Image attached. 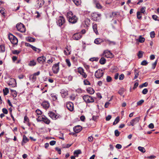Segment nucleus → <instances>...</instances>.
<instances>
[{"mask_svg":"<svg viewBox=\"0 0 159 159\" xmlns=\"http://www.w3.org/2000/svg\"><path fill=\"white\" fill-rule=\"evenodd\" d=\"M93 28L94 32L97 35L98 34V31L97 28V24H95L93 25Z\"/></svg>","mask_w":159,"mask_h":159,"instance_id":"nucleus-26","label":"nucleus"},{"mask_svg":"<svg viewBox=\"0 0 159 159\" xmlns=\"http://www.w3.org/2000/svg\"><path fill=\"white\" fill-rule=\"evenodd\" d=\"M46 59L44 57H40L37 58V60L39 63H43L45 61Z\"/></svg>","mask_w":159,"mask_h":159,"instance_id":"nucleus-22","label":"nucleus"},{"mask_svg":"<svg viewBox=\"0 0 159 159\" xmlns=\"http://www.w3.org/2000/svg\"><path fill=\"white\" fill-rule=\"evenodd\" d=\"M3 112L5 114H7L8 113V111L6 108H3L2 109Z\"/></svg>","mask_w":159,"mask_h":159,"instance_id":"nucleus-62","label":"nucleus"},{"mask_svg":"<svg viewBox=\"0 0 159 159\" xmlns=\"http://www.w3.org/2000/svg\"><path fill=\"white\" fill-rule=\"evenodd\" d=\"M82 37L81 33H76L74 34L73 36V38L75 40H78L80 39Z\"/></svg>","mask_w":159,"mask_h":159,"instance_id":"nucleus-17","label":"nucleus"},{"mask_svg":"<svg viewBox=\"0 0 159 159\" xmlns=\"http://www.w3.org/2000/svg\"><path fill=\"white\" fill-rule=\"evenodd\" d=\"M87 91L89 94H93L94 93V91L93 89L91 87L88 88L87 89Z\"/></svg>","mask_w":159,"mask_h":159,"instance_id":"nucleus-27","label":"nucleus"},{"mask_svg":"<svg viewBox=\"0 0 159 159\" xmlns=\"http://www.w3.org/2000/svg\"><path fill=\"white\" fill-rule=\"evenodd\" d=\"M66 20L63 16H60V27L63 29L66 26Z\"/></svg>","mask_w":159,"mask_h":159,"instance_id":"nucleus-7","label":"nucleus"},{"mask_svg":"<svg viewBox=\"0 0 159 159\" xmlns=\"http://www.w3.org/2000/svg\"><path fill=\"white\" fill-rule=\"evenodd\" d=\"M36 77L34 74L31 75L30 77V79L33 82H34L36 79Z\"/></svg>","mask_w":159,"mask_h":159,"instance_id":"nucleus-32","label":"nucleus"},{"mask_svg":"<svg viewBox=\"0 0 159 159\" xmlns=\"http://www.w3.org/2000/svg\"><path fill=\"white\" fill-rule=\"evenodd\" d=\"M44 115L42 116H39L37 118L36 120L38 121H42Z\"/></svg>","mask_w":159,"mask_h":159,"instance_id":"nucleus-44","label":"nucleus"},{"mask_svg":"<svg viewBox=\"0 0 159 159\" xmlns=\"http://www.w3.org/2000/svg\"><path fill=\"white\" fill-rule=\"evenodd\" d=\"M31 48L35 52L37 53L40 52L41 51V49L37 48L33 46L32 47V48Z\"/></svg>","mask_w":159,"mask_h":159,"instance_id":"nucleus-30","label":"nucleus"},{"mask_svg":"<svg viewBox=\"0 0 159 159\" xmlns=\"http://www.w3.org/2000/svg\"><path fill=\"white\" fill-rule=\"evenodd\" d=\"M148 92V90L147 89H144L142 91V93L143 94H146Z\"/></svg>","mask_w":159,"mask_h":159,"instance_id":"nucleus-59","label":"nucleus"},{"mask_svg":"<svg viewBox=\"0 0 159 159\" xmlns=\"http://www.w3.org/2000/svg\"><path fill=\"white\" fill-rule=\"evenodd\" d=\"M84 82L85 85H90V84L89 82L87 80H84Z\"/></svg>","mask_w":159,"mask_h":159,"instance_id":"nucleus-54","label":"nucleus"},{"mask_svg":"<svg viewBox=\"0 0 159 159\" xmlns=\"http://www.w3.org/2000/svg\"><path fill=\"white\" fill-rule=\"evenodd\" d=\"M106 61V59L104 57H102L99 60L100 63L102 65L104 64Z\"/></svg>","mask_w":159,"mask_h":159,"instance_id":"nucleus-34","label":"nucleus"},{"mask_svg":"<svg viewBox=\"0 0 159 159\" xmlns=\"http://www.w3.org/2000/svg\"><path fill=\"white\" fill-rule=\"evenodd\" d=\"M78 72L84 78L87 77V75L84 72V70L83 68L81 67H79L78 68Z\"/></svg>","mask_w":159,"mask_h":159,"instance_id":"nucleus-9","label":"nucleus"},{"mask_svg":"<svg viewBox=\"0 0 159 159\" xmlns=\"http://www.w3.org/2000/svg\"><path fill=\"white\" fill-rule=\"evenodd\" d=\"M105 42L109 45H114L116 44V42L113 41H111L108 39H106Z\"/></svg>","mask_w":159,"mask_h":159,"instance_id":"nucleus-28","label":"nucleus"},{"mask_svg":"<svg viewBox=\"0 0 159 159\" xmlns=\"http://www.w3.org/2000/svg\"><path fill=\"white\" fill-rule=\"evenodd\" d=\"M90 20L89 19H86L83 23L84 27L85 28L88 27L90 24Z\"/></svg>","mask_w":159,"mask_h":159,"instance_id":"nucleus-20","label":"nucleus"},{"mask_svg":"<svg viewBox=\"0 0 159 159\" xmlns=\"http://www.w3.org/2000/svg\"><path fill=\"white\" fill-rule=\"evenodd\" d=\"M135 72H134V79H137L138 76L139 75V71L137 69H135L134 70Z\"/></svg>","mask_w":159,"mask_h":159,"instance_id":"nucleus-36","label":"nucleus"},{"mask_svg":"<svg viewBox=\"0 0 159 159\" xmlns=\"http://www.w3.org/2000/svg\"><path fill=\"white\" fill-rule=\"evenodd\" d=\"M157 64V61H156L152 65V68L154 69L156 67V65Z\"/></svg>","mask_w":159,"mask_h":159,"instance_id":"nucleus-61","label":"nucleus"},{"mask_svg":"<svg viewBox=\"0 0 159 159\" xmlns=\"http://www.w3.org/2000/svg\"><path fill=\"white\" fill-rule=\"evenodd\" d=\"M36 65V62L34 60L31 61L29 64V65L30 66H34Z\"/></svg>","mask_w":159,"mask_h":159,"instance_id":"nucleus-33","label":"nucleus"},{"mask_svg":"<svg viewBox=\"0 0 159 159\" xmlns=\"http://www.w3.org/2000/svg\"><path fill=\"white\" fill-rule=\"evenodd\" d=\"M140 119V117H136L131 120L130 122V124L129 125L134 126L135 125L138 123Z\"/></svg>","mask_w":159,"mask_h":159,"instance_id":"nucleus-8","label":"nucleus"},{"mask_svg":"<svg viewBox=\"0 0 159 159\" xmlns=\"http://www.w3.org/2000/svg\"><path fill=\"white\" fill-rule=\"evenodd\" d=\"M48 115L53 120H56L59 117V116L58 115L52 111H49L48 113Z\"/></svg>","mask_w":159,"mask_h":159,"instance_id":"nucleus-12","label":"nucleus"},{"mask_svg":"<svg viewBox=\"0 0 159 159\" xmlns=\"http://www.w3.org/2000/svg\"><path fill=\"white\" fill-rule=\"evenodd\" d=\"M67 17L68 19L69 22L72 24L76 23L78 18L75 15H74L71 11H69L67 13Z\"/></svg>","mask_w":159,"mask_h":159,"instance_id":"nucleus-1","label":"nucleus"},{"mask_svg":"<svg viewBox=\"0 0 159 159\" xmlns=\"http://www.w3.org/2000/svg\"><path fill=\"white\" fill-rule=\"evenodd\" d=\"M7 83L8 85L12 87H16V80L15 79L12 78H10L9 80L7 81Z\"/></svg>","mask_w":159,"mask_h":159,"instance_id":"nucleus-5","label":"nucleus"},{"mask_svg":"<svg viewBox=\"0 0 159 159\" xmlns=\"http://www.w3.org/2000/svg\"><path fill=\"white\" fill-rule=\"evenodd\" d=\"M145 38L142 36L140 35L139 36V39H136V40L138 41L139 42L141 43H143L145 41Z\"/></svg>","mask_w":159,"mask_h":159,"instance_id":"nucleus-29","label":"nucleus"},{"mask_svg":"<svg viewBox=\"0 0 159 159\" xmlns=\"http://www.w3.org/2000/svg\"><path fill=\"white\" fill-rule=\"evenodd\" d=\"M66 64L69 67H70L71 65V63L69 59H66Z\"/></svg>","mask_w":159,"mask_h":159,"instance_id":"nucleus-48","label":"nucleus"},{"mask_svg":"<svg viewBox=\"0 0 159 159\" xmlns=\"http://www.w3.org/2000/svg\"><path fill=\"white\" fill-rule=\"evenodd\" d=\"M35 112L38 115H41L42 114V111L38 109L36 110Z\"/></svg>","mask_w":159,"mask_h":159,"instance_id":"nucleus-49","label":"nucleus"},{"mask_svg":"<svg viewBox=\"0 0 159 159\" xmlns=\"http://www.w3.org/2000/svg\"><path fill=\"white\" fill-rule=\"evenodd\" d=\"M71 145V144H66V145H62V147L63 148H69Z\"/></svg>","mask_w":159,"mask_h":159,"instance_id":"nucleus-57","label":"nucleus"},{"mask_svg":"<svg viewBox=\"0 0 159 159\" xmlns=\"http://www.w3.org/2000/svg\"><path fill=\"white\" fill-rule=\"evenodd\" d=\"M138 149L143 153H144L145 152L146 150L145 149L143 148L140 146H139L138 147Z\"/></svg>","mask_w":159,"mask_h":159,"instance_id":"nucleus-41","label":"nucleus"},{"mask_svg":"<svg viewBox=\"0 0 159 159\" xmlns=\"http://www.w3.org/2000/svg\"><path fill=\"white\" fill-rule=\"evenodd\" d=\"M73 2L76 6H79L81 3V0H72Z\"/></svg>","mask_w":159,"mask_h":159,"instance_id":"nucleus-31","label":"nucleus"},{"mask_svg":"<svg viewBox=\"0 0 159 159\" xmlns=\"http://www.w3.org/2000/svg\"><path fill=\"white\" fill-rule=\"evenodd\" d=\"M42 119V121H43L47 124H49L50 122V120L44 116H43V118Z\"/></svg>","mask_w":159,"mask_h":159,"instance_id":"nucleus-24","label":"nucleus"},{"mask_svg":"<svg viewBox=\"0 0 159 159\" xmlns=\"http://www.w3.org/2000/svg\"><path fill=\"white\" fill-rule=\"evenodd\" d=\"M137 18L139 19H141L142 18L141 13L140 11H138L137 13Z\"/></svg>","mask_w":159,"mask_h":159,"instance_id":"nucleus-43","label":"nucleus"},{"mask_svg":"<svg viewBox=\"0 0 159 159\" xmlns=\"http://www.w3.org/2000/svg\"><path fill=\"white\" fill-rule=\"evenodd\" d=\"M91 16L92 19L94 21H96L99 19V18L101 16V15L96 12H94L92 14Z\"/></svg>","mask_w":159,"mask_h":159,"instance_id":"nucleus-13","label":"nucleus"},{"mask_svg":"<svg viewBox=\"0 0 159 159\" xmlns=\"http://www.w3.org/2000/svg\"><path fill=\"white\" fill-rule=\"evenodd\" d=\"M64 52L65 55H68L70 54L71 51L70 50H68L67 49L66 50H65L64 51Z\"/></svg>","mask_w":159,"mask_h":159,"instance_id":"nucleus-40","label":"nucleus"},{"mask_svg":"<svg viewBox=\"0 0 159 159\" xmlns=\"http://www.w3.org/2000/svg\"><path fill=\"white\" fill-rule=\"evenodd\" d=\"M11 91L12 93V94L13 97H16L17 96L16 92L15 90H11Z\"/></svg>","mask_w":159,"mask_h":159,"instance_id":"nucleus-42","label":"nucleus"},{"mask_svg":"<svg viewBox=\"0 0 159 159\" xmlns=\"http://www.w3.org/2000/svg\"><path fill=\"white\" fill-rule=\"evenodd\" d=\"M44 3V2L43 0H37L36 1L35 7L38 9L39 8L42 7Z\"/></svg>","mask_w":159,"mask_h":159,"instance_id":"nucleus-11","label":"nucleus"},{"mask_svg":"<svg viewBox=\"0 0 159 159\" xmlns=\"http://www.w3.org/2000/svg\"><path fill=\"white\" fill-rule=\"evenodd\" d=\"M0 12L3 16L5 14V9L3 8L0 7Z\"/></svg>","mask_w":159,"mask_h":159,"instance_id":"nucleus-46","label":"nucleus"},{"mask_svg":"<svg viewBox=\"0 0 159 159\" xmlns=\"http://www.w3.org/2000/svg\"><path fill=\"white\" fill-rule=\"evenodd\" d=\"M117 15V12H113L112 13V14L110 16V17L111 18H114L116 17L117 16L116 15Z\"/></svg>","mask_w":159,"mask_h":159,"instance_id":"nucleus-45","label":"nucleus"},{"mask_svg":"<svg viewBox=\"0 0 159 159\" xmlns=\"http://www.w3.org/2000/svg\"><path fill=\"white\" fill-rule=\"evenodd\" d=\"M124 78V75L122 74L120 75L119 77V79L120 80H123Z\"/></svg>","mask_w":159,"mask_h":159,"instance_id":"nucleus-64","label":"nucleus"},{"mask_svg":"<svg viewBox=\"0 0 159 159\" xmlns=\"http://www.w3.org/2000/svg\"><path fill=\"white\" fill-rule=\"evenodd\" d=\"M9 38L11 42L13 44H16L18 43L17 38L12 34L9 35Z\"/></svg>","mask_w":159,"mask_h":159,"instance_id":"nucleus-4","label":"nucleus"},{"mask_svg":"<svg viewBox=\"0 0 159 159\" xmlns=\"http://www.w3.org/2000/svg\"><path fill=\"white\" fill-rule=\"evenodd\" d=\"M150 37L151 38H153L155 37V33L154 31L151 32L150 33Z\"/></svg>","mask_w":159,"mask_h":159,"instance_id":"nucleus-58","label":"nucleus"},{"mask_svg":"<svg viewBox=\"0 0 159 159\" xmlns=\"http://www.w3.org/2000/svg\"><path fill=\"white\" fill-rule=\"evenodd\" d=\"M81 151L80 150H76L74 151V155H75V157H78V155L81 153Z\"/></svg>","mask_w":159,"mask_h":159,"instance_id":"nucleus-35","label":"nucleus"},{"mask_svg":"<svg viewBox=\"0 0 159 159\" xmlns=\"http://www.w3.org/2000/svg\"><path fill=\"white\" fill-rule=\"evenodd\" d=\"M120 133L117 130H116L115 131V134L116 136L117 137L119 135Z\"/></svg>","mask_w":159,"mask_h":159,"instance_id":"nucleus-55","label":"nucleus"},{"mask_svg":"<svg viewBox=\"0 0 159 159\" xmlns=\"http://www.w3.org/2000/svg\"><path fill=\"white\" fill-rule=\"evenodd\" d=\"M53 101H56L57 100V96L56 95H53L52 96Z\"/></svg>","mask_w":159,"mask_h":159,"instance_id":"nucleus-56","label":"nucleus"},{"mask_svg":"<svg viewBox=\"0 0 159 159\" xmlns=\"http://www.w3.org/2000/svg\"><path fill=\"white\" fill-rule=\"evenodd\" d=\"M73 129L74 131L75 132L78 133L81 131L82 129V128L81 126L80 125H77L75 126L74 128Z\"/></svg>","mask_w":159,"mask_h":159,"instance_id":"nucleus-19","label":"nucleus"},{"mask_svg":"<svg viewBox=\"0 0 159 159\" xmlns=\"http://www.w3.org/2000/svg\"><path fill=\"white\" fill-rule=\"evenodd\" d=\"M70 99L72 101L74 100L75 98V97L74 95H71L70 96Z\"/></svg>","mask_w":159,"mask_h":159,"instance_id":"nucleus-63","label":"nucleus"},{"mask_svg":"<svg viewBox=\"0 0 159 159\" xmlns=\"http://www.w3.org/2000/svg\"><path fill=\"white\" fill-rule=\"evenodd\" d=\"M4 95L5 96L7 95L9 93V89L8 88H5L3 90Z\"/></svg>","mask_w":159,"mask_h":159,"instance_id":"nucleus-37","label":"nucleus"},{"mask_svg":"<svg viewBox=\"0 0 159 159\" xmlns=\"http://www.w3.org/2000/svg\"><path fill=\"white\" fill-rule=\"evenodd\" d=\"M5 51V46L4 45H0V52H3Z\"/></svg>","mask_w":159,"mask_h":159,"instance_id":"nucleus-38","label":"nucleus"},{"mask_svg":"<svg viewBox=\"0 0 159 159\" xmlns=\"http://www.w3.org/2000/svg\"><path fill=\"white\" fill-rule=\"evenodd\" d=\"M29 140V139L25 135H24L23 136V140L21 143L22 145H24L25 143L28 142Z\"/></svg>","mask_w":159,"mask_h":159,"instance_id":"nucleus-23","label":"nucleus"},{"mask_svg":"<svg viewBox=\"0 0 159 159\" xmlns=\"http://www.w3.org/2000/svg\"><path fill=\"white\" fill-rule=\"evenodd\" d=\"M146 9L145 7H143L141 8L140 10V12L141 13L145 14L146 13L145 9Z\"/></svg>","mask_w":159,"mask_h":159,"instance_id":"nucleus-47","label":"nucleus"},{"mask_svg":"<svg viewBox=\"0 0 159 159\" xmlns=\"http://www.w3.org/2000/svg\"><path fill=\"white\" fill-rule=\"evenodd\" d=\"M144 102V100L142 99L137 102V105L138 106L141 105Z\"/></svg>","mask_w":159,"mask_h":159,"instance_id":"nucleus-52","label":"nucleus"},{"mask_svg":"<svg viewBox=\"0 0 159 159\" xmlns=\"http://www.w3.org/2000/svg\"><path fill=\"white\" fill-rule=\"evenodd\" d=\"M148 85V84L147 82H145L142 85H139V87L140 88H142L143 87H147Z\"/></svg>","mask_w":159,"mask_h":159,"instance_id":"nucleus-51","label":"nucleus"},{"mask_svg":"<svg viewBox=\"0 0 159 159\" xmlns=\"http://www.w3.org/2000/svg\"><path fill=\"white\" fill-rule=\"evenodd\" d=\"M103 74V70L100 69H98L95 72V76L97 78H100L102 76Z\"/></svg>","mask_w":159,"mask_h":159,"instance_id":"nucleus-6","label":"nucleus"},{"mask_svg":"<svg viewBox=\"0 0 159 159\" xmlns=\"http://www.w3.org/2000/svg\"><path fill=\"white\" fill-rule=\"evenodd\" d=\"M148 64V62L146 60H144L141 62V64L143 66H146Z\"/></svg>","mask_w":159,"mask_h":159,"instance_id":"nucleus-50","label":"nucleus"},{"mask_svg":"<svg viewBox=\"0 0 159 159\" xmlns=\"http://www.w3.org/2000/svg\"><path fill=\"white\" fill-rule=\"evenodd\" d=\"M120 121V118L117 116L115 119L113 123V125H115L118 123Z\"/></svg>","mask_w":159,"mask_h":159,"instance_id":"nucleus-39","label":"nucleus"},{"mask_svg":"<svg viewBox=\"0 0 159 159\" xmlns=\"http://www.w3.org/2000/svg\"><path fill=\"white\" fill-rule=\"evenodd\" d=\"M20 52V51L17 50H14L12 52L13 54H18Z\"/></svg>","mask_w":159,"mask_h":159,"instance_id":"nucleus-53","label":"nucleus"},{"mask_svg":"<svg viewBox=\"0 0 159 159\" xmlns=\"http://www.w3.org/2000/svg\"><path fill=\"white\" fill-rule=\"evenodd\" d=\"M103 42V41L102 39L100 38H97L95 40L94 43L96 44H99Z\"/></svg>","mask_w":159,"mask_h":159,"instance_id":"nucleus-25","label":"nucleus"},{"mask_svg":"<svg viewBox=\"0 0 159 159\" xmlns=\"http://www.w3.org/2000/svg\"><path fill=\"white\" fill-rule=\"evenodd\" d=\"M143 56V52L142 51H139L138 54V56L139 58Z\"/></svg>","mask_w":159,"mask_h":159,"instance_id":"nucleus-60","label":"nucleus"},{"mask_svg":"<svg viewBox=\"0 0 159 159\" xmlns=\"http://www.w3.org/2000/svg\"><path fill=\"white\" fill-rule=\"evenodd\" d=\"M103 55L104 57L107 58H111L112 57L113 54L110 51H106L104 52Z\"/></svg>","mask_w":159,"mask_h":159,"instance_id":"nucleus-15","label":"nucleus"},{"mask_svg":"<svg viewBox=\"0 0 159 159\" xmlns=\"http://www.w3.org/2000/svg\"><path fill=\"white\" fill-rule=\"evenodd\" d=\"M66 107L68 109L71 111H72L74 110L73 104L71 102H67Z\"/></svg>","mask_w":159,"mask_h":159,"instance_id":"nucleus-14","label":"nucleus"},{"mask_svg":"<svg viewBox=\"0 0 159 159\" xmlns=\"http://www.w3.org/2000/svg\"><path fill=\"white\" fill-rule=\"evenodd\" d=\"M83 98L86 103L93 102L94 101V98L88 95H84Z\"/></svg>","mask_w":159,"mask_h":159,"instance_id":"nucleus-2","label":"nucleus"},{"mask_svg":"<svg viewBox=\"0 0 159 159\" xmlns=\"http://www.w3.org/2000/svg\"><path fill=\"white\" fill-rule=\"evenodd\" d=\"M61 96L63 98H65L68 94V91L67 90L64 89L61 90L60 92Z\"/></svg>","mask_w":159,"mask_h":159,"instance_id":"nucleus-21","label":"nucleus"},{"mask_svg":"<svg viewBox=\"0 0 159 159\" xmlns=\"http://www.w3.org/2000/svg\"><path fill=\"white\" fill-rule=\"evenodd\" d=\"M59 62L54 64L52 67V70L53 72L55 74L57 73L59 70Z\"/></svg>","mask_w":159,"mask_h":159,"instance_id":"nucleus-10","label":"nucleus"},{"mask_svg":"<svg viewBox=\"0 0 159 159\" xmlns=\"http://www.w3.org/2000/svg\"><path fill=\"white\" fill-rule=\"evenodd\" d=\"M93 2L95 5L96 7L98 9H101L102 7L99 3L98 0H93Z\"/></svg>","mask_w":159,"mask_h":159,"instance_id":"nucleus-18","label":"nucleus"},{"mask_svg":"<svg viewBox=\"0 0 159 159\" xmlns=\"http://www.w3.org/2000/svg\"><path fill=\"white\" fill-rule=\"evenodd\" d=\"M41 106H43L44 109H47L49 107L50 104L47 101H44L41 104Z\"/></svg>","mask_w":159,"mask_h":159,"instance_id":"nucleus-16","label":"nucleus"},{"mask_svg":"<svg viewBox=\"0 0 159 159\" xmlns=\"http://www.w3.org/2000/svg\"><path fill=\"white\" fill-rule=\"evenodd\" d=\"M16 28L19 31L22 33L25 32L26 30L25 26L21 23L17 24L16 25Z\"/></svg>","mask_w":159,"mask_h":159,"instance_id":"nucleus-3","label":"nucleus"}]
</instances>
